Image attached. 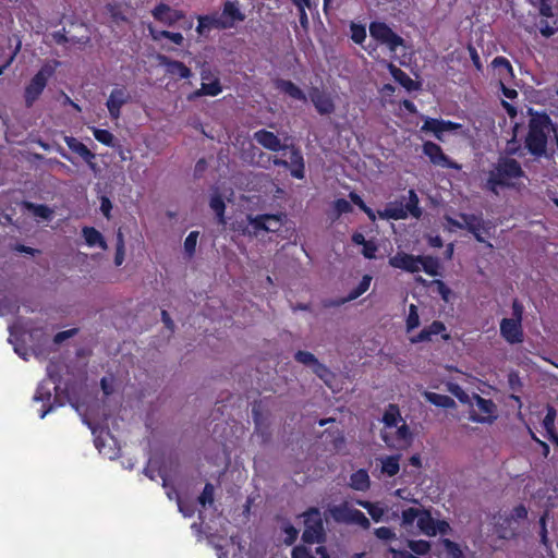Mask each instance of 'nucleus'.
<instances>
[{"label":"nucleus","mask_w":558,"mask_h":558,"mask_svg":"<svg viewBox=\"0 0 558 558\" xmlns=\"http://www.w3.org/2000/svg\"><path fill=\"white\" fill-rule=\"evenodd\" d=\"M524 177L525 173L517 159L500 157L488 171L484 187L498 195L499 189H513L515 187L514 181Z\"/></svg>","instance_id":"1"},{"label":"nucleus","mask_w":558,"mask_h":558,"mask_svg":"<svg viewBox=\"0 0 558 558\" xmlns=\"http://www.w3.org/2000/svg\"><path fill=\"white\" fill-rule=\"evenodd\" d=\"M551 128V119L546 113L536 114L530 119L524 144L532 156L539 158L546 154L548 134Z\"/></svg>","instance_id":"2"},{"label":"nucleus","mask_w":558,"mask_h":558,"mask_svg":"<svg viewBox=\"0 0 558 558\" xmlns=\"http://www.w3.org/2000/svg\"><path fill=\"white\" fill-rule=\"evenodd\" d=\"M61 62L51 60L45 62L40 69L28 81L23 90L24 105L27 109L32 108L40 98L49 80L54 75Z\"/></svg>","instance_id":"3"},{"label":"nucleus","mask_w":558,"mask_h":558,"mask_svg":"<svg viewBox=\"0 0 558 558\" xmlns=\"http://www.w3.org/2000/svg\"><path fill=\"white\" fill-rule=\"evenodd\" d=\"M304 519V531L302 541L305 544H322L326 542V532L320 510L317 507H310L302 514Z\"/></svg>","instance_id":"4"},{"label":"nucleus","mask_w":558,"mask_h":558,"mask_svg":"<svg viewBox=\"0 0 558 558\" xmlns=\"http://www.w3.org/2000/svg\"><path fill=\"white\" fill-rule=\"evenodd\" d=\"M286 151L283 155L289 159L275 158L274 165L290 170V173L295 179H303L305 177V162L302 150L295 145H284L281 149Z\"/></svg>","instance_id":"5"},{"label":"nucleus","mask_w":558,"mask_h":558,"mask_svg":"<svg viewBox=\"0 0 558 558\" xmlns=\"http://www.w3.org/2000/svg\"><path fill=\"white\" fill-rule=\"evenodd\" d=\"M369 35L378 44L385 45L391 52H396L399 47L404 46V39L385 22H371Z\"/></svg>","instance_id":"6"},{"label":"nucleus","mask_w":558,"mask_h":558,"mask_svg":"<svg viewBox=\"0 0 558 558\" xmlns=\"http://www.w3.org/2000/svg\"><path fill=\"white\" fill-rule=\"evenodd\" d=\"M284 214H264L250 219L254 230L266 232H278L283 227Z\"/></svg>","instance_id":"7"},{"label":"nucleus","mask_w":558,"mask_h":558,"mask_svg":"<svg viewBox=\"0 0 558 558\" xmlns=\"http://www.w3.org/2000/svg\"><path fill=\"white\" fill-rule=\"evenodd\" d=\"M423 153H424V155H426L429 158L430 162L436 166H441L444 168L454 169V170L461 169V166L459 163H457L456 161H453L452 159H450L444 153L442 148L434 142H430V141L425 142L423 144Z\"/></svg>","instance_id":"8"},{"label":"nucleus","mask_w":558,"mask_h":558,"mask_svg":"<svg viewBox=\"0 0 558 558\" xmlns=\"http://www.w3.org/2000/svg\"><path fill=\"white\" fill-rule=\"evenodd\" d=\"M153 17L167 26H173L177 22L183 20L185 14L183 11L173 10L167 3L160 2L151 10Z\"/></svg>","instance_id":"9"},{"label":"nucleus","mask_w":558,"mask_h":558,"mask_svg":"<svg viewBox=\"0 0 558 558\" xmlns=\"http://www.w3.org/2000/svg\"><path fill=\"white\" fill-rule=\"evenodd\" d=\"M500 335L510 344L521 343L524 339L522 324L509 318L501 319Z\"/></svg>","instance_id":"10"},{"label":"nucleus","mask_w":558,"mask_h":558,"mask_svg":"<svg viewBox=\"0 0 558 558\" xmlns=\"http://www.w3.org/2000/svg\"><path fill=\"white\" fill-rule=\"evenodd\" d=\"M130 99V95L124 87L114 88L111 90L106 106L112 119H118L121 114V108Z\"/></svg>","instance_id":"11"},{"label":"nucleus","mask_w":558,"mask_h":558,"mask_svg":"<svg viewBox=\"0 0 558 558\" xmlns=\"http://www.w3.org/2000/svg\"><path fill=\"white\" fill-rule=\"evenodd\" d=\"M389 265L393 268H399L408 272L414 274L421 270L420 256H414L408 253H397L389 258Z\"/></svg>","instance_id":"12"},{"label":"nucleus","mask_w":558,"mask_h":558,"mask_svg":"<svg viewBox=\"0 0 558 558\" xmlns=\"http://www.w3.org/2000/svg\"><path fill=\"white\" fill-rule=\"evenodd\" d=\"M475 401L478 410L486 415H478L472 413L470 415V420L475 423H492L496 416L494 415L496 411V404L492 399H485L478 395H475Z\"/></svg>","instance_id":"13"},{"label":"nucleus","mask_w":558,"mask_h":558,"mask_svg":"<svg viewBox=\"0 0 558 558\" xmlns=\"http://www.w3.org/2000/svg\"><path fill=\"white\" fill-rule=\"evenodd\" d=\"M441 335L442 340L448 341L450 335L446 332V326L440 320H434L429 326L423 328L415 337L411 339L412 343L430 341L433 336Z\"/></svg>","instance_id":"14"},{"label":"nucleus","mask_w":558,"mask_h":558,"mask_svg":"<svg viewBox=\"0 0 558 558\" xmlns=\"http://www.w3.org/2000/svg\"><path fill=\"white\" fill-rule=\"evenodd\" d=\"M527 518V509L524 505L520 504L515 506L509 517L504 519V522L498 526V535L500 538L509 539L515 535L512 529L504 527V524L510 525L511 521L524 520Z\"/></svg>","instance_id":"15"},{"label":"nucleus","mask_w":558,"mask_h":558,"mask_svg":"<svg viewBox=\"0 0 558 558\" xmlns=\"http://www.w3.org/2000/svg\"><path fill=\"white\" fill-rule=\"evenodd\" d=\"M159 63L165 66L166 73L170 76H178L179 78H190L192 71L183 62L173 60L167 56H158Z\"/></svg>","instance_id":"16"},{"label":"nucleus","mask_w":558,"mask_h":558,"mask_svg":"<svg viewBox=\"0 0 558 558\" xmlns=\"http://www.w3.org/2000/svg\"><path fill=\"white\" fill-rule=\"evenodd\" d=\"M310 97L319 114L327 116L335 111L333 100L328 94L320 92L318 88H313Z\"/></svg>","instance_id":"17"},{"label":"nucleus","mask_w":558,"mask_h":558,"mask_svg":"<svg viewBox=\"0 0 558 558\" xmlns=\"http://www.w3.org/2000/svg\"><path fill=\"white\" fill-rule=\"evenodd\" d=\"M254 140L264 148L270 151L281 150L286 144H281L280 138L272 132L265 129L258 130L254 133Z\"/></svg>","instance_id":"18"},{"label":"nucleus","mask_w":558,"mask_h":558,"mask_svg":"<svg viewBox=\"0 0 558 558\" xmlns=\"http://www.w3.org/2000/svg\"><path fill=\"white\" fill-rule=\"evenodd\" d=\"M33 400L36 402H43L41 410L39 412V417L45 418L46 415L51 412L54 408L53 403H50L51 400V388L45 384L40 383L36 389V392L33 397Z\"/></svg>","instance_id":"19"},{"label":"nucleus","mask_w":558,"mask_h":558,"mask_svg":"<svg viewBox=\"0 0 558 558\" xmlns=\"http://www.w3.org/2000/svg\"><path fill=\"white\" fill-rule=\"evenodd\" d=\"M463 222H459L458 220L449 218L448 221L451 226L457 227L459 229H466L469 232H475L484 230V220L482 217L473 215V214H461L460 215Z\"/></svg>","instance_id":"20"},{"label":"nucleus","mask_w":558,"mask_h":558,"mask_svg":"<svg viewBox=\"0 0 558 558\" xmlns=\"http://www.w3.org/2000/svg\"><path fill=\"white\" fill-rule=\"evenodd\" d=\"M197 20H198V25L196 27V32L201 35L204 33L205 29H210V28L226 29V28L232 27L231 22H228L225 19H218V16H216V15H199L197 17Z\"/></svg>","instance_id":"21"},{"label":"nucleus","mask_w":558,"mask_h":558,"mask_svg":"<svg viewBox=\"0 0 558 558\" xmlns=\"http://www.w3.org/2000/svg\"><path fill=\"white\" fill-rule=\"evenodd\" d=\"M275 87L292 99L306 101L305 93L292 81L278 78L275 81Z\"/></svg>","instance_id":"22"},{"label":"nucleus","mask_w":558,"mask_h":558,"mask_svg":"<svg viewBox=\"0 0 558 558\" xmlns=\"http://www.w3.org/2000/svg\"><path fill=\"white\" fill-rule=\"evenodd\" d=\"M218 19H225L231 22L233 26L235 22H243L245 14L240 10L238 2L227 1L222 8V14Z\"/></svg>","instance_id":"23"},{"label":"nucleus","mask_w":558,"mask_h":558,"mask_svg":"<svg viewBox=\"0 0 558 558\" xmlns=\"http://www.w3.org/2000/svg\"><path fill=\"white\" fill-rule=\"evenodd\" d=\"M82 234L88 246H99L102 250L107 248L106 240L104 239L102 234L94 227H84L82 229Z\"/></svg>","instance_id":"24"},{"label":"nucleus","mask_w":558,"mask_h":558,"mask_svg":"<svg viewBox=\"0 0 558 558\" xmlns=\"http://www.w3.org/2000/svg\"><path fill=\"white\" fill-rule=\"evenodd\" d=\"M64 142L72 151L80 155L85 161L90 162L92 159L95 158V155L88 149V147L75 137L65 136Z\"/></svg>","instance_id":"25"},{"label":"nucleus","mask_w":558,"mask_h":558,"mask_svg":"<svg viewBox=\"0 0 558 558\" xmlns=\"http://www.w3.org/2000/svg\"><path fill=\"white\" fill-rule=\"evenodd\" d=\"M390 73L396 82H398L407 90H415L418 88V83L413 81L404 71L393 64L389 65Z\"/></svg>","instance_id":"26"},{"label":"nucleus","mask_w":558,"mask_h":558,"mask_svg":"<svg viewBox=\"0 0 558 558\" xmlns=\"http://www.w3.org/2000/svg\"><path fill=\"white\" fill-rule=\"evenodd\" d=\"M222 92V86L220 80L216 77L213 82L206 83L202 82L201 88L196 89L191 98L202 97V96H218Z\"/></svg>","instance_id":"27"},{"label":"nucleus","mask_w":558,"mask_h":558,"mask_svg":"<svg viewBox=\"0 0 558 558\" xmlns=\"http://www.w3.org/2000/svg\"><path fill=\"white\" fill-rule=\"evenodd\" d=\"M417 526L427 536L436 535V520H434L429 510H422L417 520Z\"/></svg>","instance_id":"28"},{"label":"nucleus","mask_w":558,"mask_h":558,"mask_svg":"<svg viewBox=\"0 0 558 558\" xmlns=\"http://www.w3.org/2000/svg\"><path fill=\"white\" fill-rule=\"evenodd\" d=\"M369 476L366 470L360 469L350 476V486L355 490L365 492L369 488Z\"/></svg>","instance_id":"29"},{"label":"nucleus","mask_w":558,"mask_h":558,"mask_svg":"<svg viewBox=\"0 0 558 558\" xmlns=\"http://www.w3.org/2000/svg\"><path fill=\"white\" fill-rule=\"evenodd\" d=\"M423 396L426 401H428L429 403H432L436 407L444 408V409H450V408L456 407L454 400L447 395H440V393H436V392H432V391H425Z\"/></svg>","instance_id":"30"},{"label":"nucleus","mask_w":558,"mask_h":558,"mask_svg":"<svg viewBox=\"0 0 558 558\" xmlns=\"http://www.w3.org/2000/svg\"><path fill=\"white\" fill-rule=\"evenodd\" d=\"M209 206L216 214L218 223L225 225L226 223V217H225L226 203H225L222 196L218 192H215L211 195L210 201H209Z\"/></svg>","instance_id":"31"},{"label":"nucleus","mask_w":558,"mask_h":558,"mask_svg":"<svg viewBox=\"0 0 558 558\" xmlns=\"http://www.w3.org/2000/svg\"><path fill=\"white\" fill-rule=\"evenodd\" d=\"M420 267L421 269L429 275V276H438L439 275V260L437 257L426 255V256H420Z\"/></svg>","instance_id":"32"},{"label":"nucleus","mask_w":558,"mask_h":558,"mask_svg":"<svg viewBox=\"0 0 558 558\" xmlns=\"http://www.w3.org/2000/svg\"><path fill=\"white\" fill-rule=\"evenodd\" d=\"M421 130L423 132H430L434 134V136L438 140V141H444L442 138V125H441V119H436V118H429L427 117L425 120H424V123L421 128Z\"/></svg>","instance_id":"33"},{"label":"nucleus","mask_w":558,"mask_h":558,"mask_svg":"<svg viewBox=\"0 0 558 558\" xmlns=\"http://www.w3.org/2000/svg\"><path fill=\"white\" fill-rule=\"evenodd\" d=\"M371 281H372V276L364 275L362 277L361 281L359 282V284L349 292V294L342 302H349V301L356 300L359 296H361L363 293H365L368 290V288L371 286Z\"/></svg>","instance_id":"34"},{"label":"nucleus","mask_w":558,"mask_h":558,"mask_svg":"<svg viewBox=\"0 0 558 558\" xmlns=\"http://www.w3.org/2000/svg\"><path fill=\"white\" fill-rule=\"evenodd\" d=\"M400 456H388L381 461V472L388 476H395L400 470Z\"/></svg>","instance_id":"35"},{"label":"nucleus","mask_w":558,"mask_h":558,"mask_svg":"<svg viewBox=\"0 0 558 558\" xmlns=\"http://www.w3.org/2000/svg\"><path fill=\"white\" fill-rule=\"evenodd\" d=\"M352 508L348 506V502H343L338 506L330 508V514L336 522L349 523V517Z\"/></svg>","instance_id":"36"},{"label":"nucleus","mask_w":558,"mask_h":558,"mask_svg":"<svg viewBox=\"0 0 558 558\" xmlns=\"http://www.w3.org/2000/svg\"><path fill=\"white\" fill-rule=\"evenodd\" d=\"M401 420L398 405L389 404L383 415V422L387 427H396Z\"/></svg>","instance_id":"37"},{"label":"nucleus","mask_w":558,"mask_h":558,"mask_svg":"<svg viewBox=\"0 0 558 558\" xmlns=\"http://www.w3.org/2000/svg\"><path fill=\"white\" fill-rule=\"evenodd\" d=\"M418 197L414 190L409 191V201L404 207L407 214L410 213L414 218H420L422 216V209L418 206Z\"/></svg>","instance_id":"38"},{"label":"nucleus","mask_w":558,"mask_h":558,"mask_svg":"<svg viewBox=\"0 0 558 558\" xmlns=\"http://www.w3.org/2000/svg\"><path fill=\"white\" fill-rule=\"evenodd\" d=\"M348 524H356L363 530H368L371 527V522L366 515L361 510L354 508H352L350 512Z\"/></svg>","instance_id":"39"},{"label":"nucleus","mask_w":558,"mask_h":558,"mask_svg":"<svg viewBox=\"0 0 558 558\" xmlns=\"http://www.w3.org/2000/svg\"><path fill=\"white\" fill-rule=\"evenodd\" d=\"M357 505L366 509L375 522H379L384 515V509L367 500H357Z\"/></svg>","instance_id":"40"},{"label":"nucleus","mask_w":558,"mask_h":558,"mask_svg":"<svg viewBox=\"0 0 558 558\" xmlns=\"http://www.w3.org/2000/svg\"><path fill=\"white\" fill-rule=\"evenodd\" d=\"M441 543L446 549L448 558H464L463 551L458 543L449 538H444Z\"/></svg>","instance_id":"41"},{"label":"nucleus","mask_w":558,"mask_h":558,"mask_svg":"<svg viewBox=\"0 0 558 558\" xmlns=\"http://www.w3.org/2000/svg\"><path fill=\"white\" fill-rule=\"evenodd\" d=\"M94 137L101 144L112 147L114 146V136L113 134L106 129H93Z\"/></svg>","instance_id":"42"},{"label":"nucleus","mask_w":558,"mask_h":558,"mask_svg":"<svg viewBox=\"0 0 558 558\" xmlns=\"http://www.w3.org/2000/svg\"><path fill=\"white\" fill-rule=\"evenodd\" d=\"M26 207L32 210V213L43 219H50L52 216V209L45 204H33L26 203Z\"/></svg>","instance_id":"43"},{"label":"nucleus","mask_w":558,"mask_h":558,"mask_svg":"<svg viewBox=\"0 0 558 558\" xmlns=\"http://www.w3.org/2000/svg\"><path fill=\"white\" fill-rule=\"evenodd\" d=\"M214 495H215L214 485L211 483H206L197 501L203 508H205L207 505L214 504Z\"/></svg>","instance_id":"44"},{"label":"nucleus","mask_w":558,"mask_h":558,"mask_svg":"<svg viewBox=\"0 0 558 558\" xmlns=\"http://www.w3.org/2000/svg\"><path fill=\"white\" fill-rule=\"evenodd\" d=\"M381 216L389 219L400 220L405 219L408 214L402 205H395L387 207Z\"/></svg>","instance_id":"45"},{"label":"nucleus","mask_w":558,"mask_h":558,"mask_svg":"<svg viewBox=\"0 0 558 558\" xmlns=\"http://www.w3.org/2000/svg\"><path fill=\"white\" fill-rule=\"evenodd\" d=\"M350 31H351V39L355 44L361 45L364 43V40L366 38V28L364 25L352 22L350 25Z\"/></svg>","instance_id":"46"},{"label":"nucleus","mask_w":558,"mask_h":558,"mask_svg":"<svg viewBox=\"0 0 558 558\" xmlns=\"http://www.w3.org/2000/svg\"><path fill=\"white\" fill-rule=\"evenodd\" d=\"M405 325H407L408 331H412L413 329H415L420 326L418 311H417V306L414 304H411L409 306V314L407 317Z\"/></svg>","instance_id":"47"},{"label":"nucleus","mask_w":558,"mask_h":558,"mask_svg":"<svg viewBox=\"0 0 558 558\" xmlns=\"http://www.w3.org/2000/svg\"><path fill=\"white\" fill-rule=\"evenodd\" d=\"M177 505L179 511L186 518H191L195 513V506L191 500L177 496Z\"/></svg>","instance_id":"48"},{"label":"nucleus","mask_w":558,"mask_h":558,"mask_svg":"<svg viewBox=\"0 0 558 558\" xmlns=\"http://www.w3.org/2000/svg\"><path fill=\"white\" fill-rule=\"evenodd\" d=\"M294 359L296 362L305 365V366H313L315 363H317V357L308 352V351H303V350H299L295 354H294Z\"/></svg>","instance_id":"49"},{"label":"nucleus","mask_w":558,"mask_h":558,"mask_svg":"<svg viewBox=\"0 0 558 558\" xmlns=\"http://www.w3.org/2000/svg\"><path fill=\"white\" fill-rule=\"evenodd\" d=\"M423 509L408 508L402 511V523L404 525H412L415 520H418Z\"/></svg>","instance_id":"50"},{"label":"nucleus","mask_w":558,"mask_h":558,"mask_svg":"<svg viewBox=\"0 0 558 558\" xmlns=\"http://www.w3.org/2000/svg\"><path fill=\"white\" fill-rule=\"evenodd\" d=\"M198 231H192L184 240V251L189 256H193L196 250Z\"/></svg>","instance_id":"51"},{"label":"nucleus","mask_w":558,"mask_h":558,"mask_svg":"<svg viewBox=\"0 0 558 558\" xmlns=\"http://www.w3.org/2000/svg\"><path fill=\"white\" fill-rule=\"evenodd\" d=\"M253 417L255 422V433L260 434L263 442L266 444L270 440V433L267 427H262L258 412L253 409Z\"/></svg>","instance_id":"52"},{"label":"nucleus","mask_w":558,"mask_h":558,"mask_svg":"<svg viewBox=\"0 0 558 558\" xmlns=\"http://www.w3.org/2000/svg\"><path fill=\"white\" fill-rule=\"evenodd\" d=\"M158 475L162 480V486L166 488V494H167L168 498L171 500L172 499L177 500V496H180V494L178 493L177 488L173 485L169 484V480H168L166 472L159 470Z\"/></svg>","instance_id":"53"},{"label":"nucleus","mask_w":558,"mask_h":558,"mask_svg":"<svg viewBox=\"0 0 558 558\" xmlns=\"http://www.w3.org/2000/svg\"><path fill=\"white\" fill-rule=\"evenodd\" d=\"M409 547L417 555H426L430 550V544L423 539L410 542Z\"/></svg>","instance_id":"54"},{"label":"nucleus","mask_w":558,"mask_h":558,"mask_svg":"<svg viewBox=\"0 0 558 558\" xmlns=\"http://www.w3.org/2000/svg\"><path fill=\"white\" fill-rule=\"evenodd\" d=\"M547 518H548V511H545L543 513V515L539 518V537H541V543L545 547H548L550 544L549 538H548L547 526H546Z\"/></svg>","instance_id":"55"},{"label":"nucleus","mask_w":558,"mask_h":558,"mask_svg":"<svg viewBox=\"0 0 558 558\" xmlns=\"http://www.w3.org/2000/svg\"><path fill=\"white\" fill-rule=\"evenodd\" d=\"M557 412L554 407L548 405L546 410L545 417L543 418L542 425L544 429H550L555 428V420H556Z\"/></svg>","instance_id":"56"},{"label":"nucleus","mask_w":558,"mask_h":558,"mask_svg":"<svg viewBox=\"0 0 558 558\" xmlns=\"http://www.w3.org/2000/svg\"><path fill=\"white\" fill-rule=\"evenodd\" d=\"M106 9L109 12L110 17L114 22H125L126 21V16L121 11L120 5H118L116 3H108Z\"/></svg>","instance_id":"57"},{"label":"nucleus","mask_w":558,"mask_h":558,"mask_svg":"<svg viewBox=\"0 0 558 558\" xmlns=\"http://www.w3.org/2000/svg\"><path fill=\"white\" fill-rule=\"evenodd\" d=\"M533 4L538 7L539 15H542L544 17H553L554 16L550 0H536L535 2H533Z\"/></svg>","instance_id":"58"},{"label":"nucleus","mask_w":558,"mask_h":558,"mask_svg":"<svg viewBox=\"0 0 558 558\" xmlns=\"http://www.w3.org/2000/svg\"><path fill=\"white\" fill-rule=\"evenodd\" d=\"M492 65L495 69H502V70H505L508 74H511V75L513 74L512 65L509 62V60L507 58H505V57H501V56L496 57L493 60Z\"/></svg>","instance_id":"59"},{"label":"nucleus","mask_w":558,"mask_h":558,"mask_svg":"<svg viewBox=\"0 0 558 558\" xmlns=\"http://www.w3.org/2000/svg\"><path fill=\"white\" fill-rule=\"evenodd\" d=\"M448 390L462 403L469 401V395L458 385L449 384Z\"/></svg>","instance_id":"60"},{"label":"nucleus","mask_w":558,"mask_h":558,"mask_svg":"<svg viewBox=\"0 0 558 558\" xmlns=\"http://www.w3.org/2000/svg\"><path fill=\"white\" fill-rule=\"evenodd\" d=\"M397 439L402 441L403 444H409L412 440V434L410 432L409 426L403 423L401 426L397 428L396 432Z\"/></svg>","instance_id":"61"},{"label":"nucleus","mask_w":558,"mask_h":558,"mask_svg":"<svg viewBox=\"0 0 558 558\" xmlns=\"http://www.w3.org/2000/svg\"><path fill=\"white\" fill-rule=\"evenodd\" d=\"M362 246H363L362 254L365 258L373 259L376 257V252L378 250V246L374 241L367 240L365 242V244Z\"/></svg>","instance_id":"62"},{"label":"nucleus","mask_w":558,"mask_h":558,"mask_svg":"<svg viewBox=\"0 0 558 558\" xmlns=\"http://www.w3.org/2000/svg\"><path fill=\"white\" fill-rule=\"evenodd\" d=\"M374 534L377 538L383 541H391L396 537L395 532L388 526H380L375 529Z\"/></svg>","instance_id":"63"},{"label":"nucleus","mask_w":558,"mask_h":558,"mask_svg":"<svg viewBox=\"0 0 558 558\" xmlns=\"http://www.w3.org/2000/svg\"><path fill=\"white\" fill-rule=\"evenodd\" d=\"M292 558H315L311 550L304 545H298L292 549Z\"/></svg>","instance_id":"64"}]
</instances>
